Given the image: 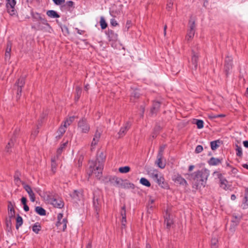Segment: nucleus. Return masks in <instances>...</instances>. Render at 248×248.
I'll return each mask as SVG.
<instances>
[{
    "instance_id": "f257e3e1",
    "label": "nucleus",
    "mask_w": 248,
    "mask_h": 248,
    "mask_svg": "<svg viewBox=\"0 0 248 248\" xmlns=\"http://www.w3.org/2000/svg\"><path fill=\"white\" fill-rule=\"evenodd\" d=\"M188 175L190 177V179L193 180L195 183L196 187L198 188L201 186H204L209 175V170L206 169H202Z\"/></svg>"
},
{
    "instance_id": "f03ea898",
    "label": "nucleus",
    "mask_w": 248,
    "mask_h": 248,
    "mask_svg": "<svg viewBox=\"0 0 248 248\" xmlns=\"http://www.w3.org/2000/svg\"><path fill=\"white\" fill-rule=\"evenodd\" d=\"M103 169V164L102 162L99 161V158H97L95 162L93 161L90 162V168L88 171L89 176L93 174H95L97 179H100L102 176V171Z\"/></svg>"
},
{
    "instance_id": "7ed1b4c3",
    "label": "nucleus",
    "mask_w": 248,
    "mask_h": 248,
    "mask_svg": "<svg viewBox=\"0 0 248 248\" xmlns=\"http://www.w3.org/2000/svg\"><path fill=\"white\" fill-rule=\"evenodd\" d=\"M151 177L155 181L157 184L162 188L168 189L169 185L165 181V179L161 174L158 173L156 170H154L151 173Z\"/></svg>"
},
{
    "instance_id": "20e7f679",
    "label": "nucleus",
    "mask_w": 248,
    "mask_h": 248,
    "mask_svg": "<svg viewBox=\"0 0 248 248\" xmlns=\"http://www.w3.org/2000/svg\"><path fill=\"white\" fill-rule=\"evenodd\" d=\"M77 129L82 134H88L91 128L87 120L85 118H82L78 123Z\"/></svg>"
},
{
    "instance_id": "39448f33",
    "label": "nucleus",
    "mask_w": 248,
    "mask_h": 248,
    "mask_svg": "<svg viewBox=\"0 0 248 248\" xmlns=\"http://www.w3.org/2000/svg\"><path fill=\"white\" fill-rule=\"evenodd\" d=\"M37 16H38V18L39 19V22L38 25V29L45 31L50 32L52 29L50 25L47 23V20L45 18H43L39 14H37Z\"/></svg>"
},
{
    "instance_id": "423d86ee",
    "label": "nucleus",
    "mask_w": 248,
    "mask_h": 248,
    "mask_svg": "<svg viewBox=\"0 0 248 248\" xmlns=\"http://www.w3.org/2000/svg\"><path fill=\"white\" fill-rule=\"evenodd\" d=\"M199 57V53L198 48L194 47L192 49L191 62L194 65L195 69L198 66V62Z\"/></svg>"
},
{
    "instance_id": "0eeeda50",
    "label": "nucleus",
    "mask_w": 248,
    "mask_h": 248,
    "mask_svg": "<svg viewBox=\"0 0 248 248\" xmlns=\"http://www.w3.org/2000/svg\"><path fill=\"white\" fill-rule=\"evenodd\" d=\"M213 175H216L217 178L219 179L220 186L224 189H227L228 188V181L225 178L223 177L222 174L217 171H215L213 173Z\"/></svg>"
},
{
    "instance_id": "6e6552de",
    "label": "nucleus",
    "mask_w": 248,
    "mask_h": 248,
    "mask_svg": "<svg viewBox=\"0 0 248 248\" xmlns=\"http://www.w3.org/2000/svg\"><path fill=\"white\" fill-rule=\"evenodd\" d=\"M172 180L175 183L183 186H187L188 185L186 180L179 174L174 175L172 177Z\"/></svg>"
},
{
    "instance_id": "1a4fd4ad",
    "label": "nucleus",
    "mask_w": 248,
    "mask_h": 248,
    "mask_svg": "<svg viewBox=\"0 0 248 248\" xmlns=\"http://www.w3.org/2000/svg\"><path fill=\"white\" fill-rule=\"evenodd\" d=\"M70 196L75 202L80 201L83 199V191L82 190H74L70 194Z\"/></svg>"
},
{
    "instance_id": "9d476101",
    "label": "nucleus",
    "mask_w": 248,
    "mask_h": 248,
    "mask_svg": "<svg viewBox=\"0 0 248 248\" xmlns=\"http://www.w3.org/2000/svg\"><path fill=\"white\" fill-rule=\"evenodd\" d=\"M50 203L55 207L62 208L64 206V202L61 198H52L50 199Z\"/></svg>"
},
{
    "instance_id": "9b49d317",
    "label": "nucleus",
    "mask_w": 248,
    "mask_h": 248,
    "mask_svg": "<svg viewBox=\"0 0 248 248\" xmlns=\"http://www.w3.org/2000/svg\"><path fill=\"white\" fill-rule=\"evenodd\" d=\"M6 7L8 12L11 15H14L15 14V6L16 5L15 0H6Z\"/></svg>"
},
{
    "instance_id": "f8f14e48",
    "label": "nucleus",
    "mask_w": 248,
    "mask_h": 248,
    "mask_svg": "<svg viewBox=\"0 0 248 248\" xmlns=\"http://www.w3.org/2000/svg\"><path fill=\"white\" fill-rule=\"evenodd\" d=\"M101 133L97 129L96 130L95 133L93 136V139L92 141L91 144V149L93 150L95 148V146L97 145L98 142H99L100 137H101Z\"/></svg>"
},
{
    "instance_id": "ddd939ff",
    "label": "nucleus",
    "mask_w": 248,
    "mask_h": 248,
    "mask_svg": "<svg viewBox=\"0 0 248 248\" xmlns=\"http://www.w3.org/2000/svg\"><path fill=\"white\" fill-rule=\"evenodd\" d=\"M15 203L11 201L8 202V214L10 218L15 217V210L14 209Z\"/></svg>"
},
{
    "instance_id": "4468645a",
    "label": "nucleus",
    "mask_w": 248,
    "mask_h": 248,
    "mask_svg": "<svg viewBox=\"0 0 248 248\" xmlns=\"http://www.w3.org/2000/svg\"><path fill=\"white\" fill-rule=\"evenodd\" d=\"M130 127V124L129 122H126L124 126L122 127L118 132V135L119 136V138L122 137L124 136L125 135L126 132L128 131V130L129 129Z\"/></svg>"
},
{
    "instance_id": "2eb2a0df",
    "label": "nucleus",
    "mask_w": 248,
    "mask_h": 248,
    "mask_svg": "<svg viewBox=\"0 0 248 248\" xmlns=\"http://www.w3.org/2000/svg\"><path fill=\"white\" fill-rule=\"evenodd\" d=\"M26 191L29 194V196L30 198V200L31 202H34L35 200V197L34 194L30 186H29L27 184L24 185V186L23 187Z\"/></svg>"
},
{
    "instance_id": "dca6fc26",
    "label": "nucleus",
    "mask_w": 248,
    "mask_h": 248,
    "mask_svg": "<svg viewBox=\"0 0 248 248\" xmlns=\"http://www.w3.org/2000/svg\"><path fill=\"white\" fill-rule=\"evenodd\" d=\"M67 220L66 218H63L61 221H57L56 222L57 227L62 231H64L67 227Z\"/></svg>"
},
{
    "instance_id": "f3484780",
    "label": "nucleus",
    "mask_w": 248,
    "mask_h": 248,
    "mask_svg": "<svg viewBox=\"0 0 248 248\" xmlns=\"http://www.w3.org/2000/svg\"><path fill=\"white\" fill-rule=\"evenodd\" d=\"M19 174H20L18 172H16V173H15V174L14 175L15 184L18 187L20 186V185H21L24 187V185H26V184L24 182H23L20 180V179L19 177Z\"/></svg>"
},
{
    "instance_id": "a211bd4d",
    "label": "nucleus",
    "mask_w": 248,
    "mask_h": 248,
    "mask_svg": "<svg viewBox=\"0 0 248 248\" xmlns=\"http://www.w3.org/2000/svg\"><path fill=\"white\" fill-rule=\"evenodd\" d=\"M222 162V159H219L215 157H211L208 161V163L211 166H216L220 164Z\"/></svg>"
},
{
    "instance_id": "6ab92c4d",
    "label": "nucleus",
    "mask_w": 248,
    "mask_h": 248,
    "mask_svg": "<svg viewBox=\"0 0 248 248\" xmlns=\"http://www.w3.org/2000/svg\"><path fill=\"white\" fill-rule=\"evenodd\" d=\"M160 102L158 101L154 102L152 108L151 109V113L152 114L156 113V112L160 108Z\"/></svg>"
},
{
    "instance_id": "aec40b11",
    "label": "nucleus",
    "mask_w": 248,
    "mask_h": 248,
    "mask_svg": "<svg viewBox=\"0 0 248 248\" xmlns=\"http://www.w3.org/2000/svg\"><path fill=\"white\" fill-rule=\"evenodd\" d=\"M66 128L65 126L62 124L57 131L58 135L56 136V138L60 139L65 132Z\"/></svg>"
},
{
    "instance_id": "412c9836",
    "label": "nucleus",
    "mask_w": 248,
    "mask_h": 248,
    "mask_svg": "<svg viewBox=\"0 0 248 248\" xmlns=\"http://www.w3.org/2000/svg\"><path fill=\"white\" fill-rule=\"evenodd\" d=\"M163 156L161 155H157V159L156 161V164L161 169H164L165 167V163L162 161Z\"/></svg>"
},
{
    "instance_id": "4be33fe9",
    "label": "nucleus",
    "mask_w": 248,
    "mask_h": 248,
    "mask_svg": "<svg viewBox=\"0 0 248 248\" xmlns=\"http://www.w3.org/2000/svg\"><path fill=\"white\" fill-rule=\"evenodd\" d=\"M108 36L109 41H115L117 39V34L112 30L108 31Z\"/></svg>"
},
{
    "instance_id": "5701e85b",
    "label": "nucleus",
    "mask_w": 248,
    "mask_h": 248,
    "mask_svg": "<svg viewBox=\"0 0 248 248\" xmlns=\"http://www.w3.org/2000/svg\"><path fill=\"white\" fill-rule=\"evenodd\" d=\"M75 116H70L67 118L62 123V125L65 126L66 128L70 125L73 122L75 119Z\"/></svg>"
},
{
    "instance_id": "b1692460",
    "label": "nucleus",
    "mask_w": 248,
    "mask_h": 248,
    "mask_svg": "<svg viewBox=\"0 0 248 248\" xmlns=\"http://www.w3.org/2000/svg\"><path fill=\"white\" fill-rule=\"evenodd\" d=\"M46 15L50 17L51 18H59L60 16L54 10H48L46 12Z\"/></svg>"
},
{
    "instance_id": "393cba45",
    "label": "nucleus",
    "mask_w": 248,
    "mask_h": 248,
    "mask_svg": "<svg viewBox=\"0 0 248 248\" xmlns=\"http://www.w3.org/2000/svg\"><path fill=\"white\" fill-rule=\"evenodd\" d=\"M57 158L58 157L56 156L51 159V170L53 173H55L57 169V164L56 163V161Z\"/></svg>"
},
{
    "instance_id": "a878e982",
    "label": "nucleus",
    "mask_w": 248,
    "mask_h": 248,
    "mask_svg": "<svg viewBox=\"0 0 248 248\" xmlns=\"http://www.w3.org/2000/svg\"><path fill=\"white\" fill-rule=\"evenodd\" d=\"M195 31L188 30L186 36V39L188 41L191 40L195 35Z\"/></svg>"
},
{
    "instance_id": "bb28decb",
    "label": "nucleus",
    "mask_w": 248,
    "mask_h": 248,
    "mask_svg": "<svg viewBox=\"0 0 248 248\" xmlns=\"http://www.w3.org/2000/svg\"><path fill=\"white\" fill-rule=\"evenodd\" d=\"M23 224V219L21 216L17 215L16 218V229L17 230Z\"/></svg>"
},
{
    "instance_id": "cd10ccee",
    "label": "nucleus",
    "mask_w": 248,
    "mask_h": 248,
    "mask_svg": "<svg viewBox=\"0 0 248 248\" xmlns=\"http://www.w3.org/2000/svg\"><path fill=\"white\" fill-rule=\"evenodd\" d=\"M67 144V141L62 143L60 147L58 149L57 151V157H58L59 155H60L62 153L63 149L65 148Z\"/></svg>"
},
{
    "instance_id": "c85d7f7f",
    "label": "nucleus",
    "mask_w": 248,
    "mask_h": 248,
    "mask_svg": "<svg viewBox=\"0 0 248 248\" xmlns=\"http://www.w3.org/2000/svg\"><path fill=\"white\" fill-rule=\"evenodd\" d=\"M25 83V77H20L16 82L17 87H22Z\"/></svg>"
},
{
    "instance_id": "c756f323",
    "label": "nucleus",
    "mask_w": 248,
    "mask_h": 248,
    "mask_svg": "<svg viewBox=\"0 0 248 248\" xmlns=\"http://www.w3.org/2000/svg\"><path fill=\"white\" fill-rule=\"evenodd\" d=\"M225 71L227 74L228 70L232 67V60L229 58H228V60L226 59L225 60Z\"/></svg>"
},
{
    "instance_id": "7c9ffc66",
    "label": "nucleus",
    "mask_w": 248,
    "mask_h": 248,
    "mask_svg": "<svg viewBox=\"0 0 248 248\" xmlns=\"http://www.w3.org/2000/svg\"><path fill=\"white\" fill-rule=\"evenodd\" d=\"M35 211L37 214L41 216H44L46 215V210L41 207L37 206L35 208Z\"/></svg>"
},
{
    "instance_id": "2f4dec72",
    "label": "nucleus",
    "mask_w": 248,
    "mask_h": 248,
    "mask_svg": "<svg viewBox=\"0 0 248 248\" xmlns=\"http://www.w3.org/2000/svg\"><path fill=\"white\" fill-rule=\"evenodd\" d=\"M140 183L147 187H149L151 186L150 182L146 178L143 177L140 179Z\"/></svg>"
},
{
    "instance_id": "473e14b6",
    "label": "nucleus",
    "mask_w": 248,
    "mask_h": 248,
    "mask_svg": "<svg viewBox=\"0 0 248 248\" xmlns=\"http://www.w3.org/2000/svg\"><path fill=\"white\" fill-rule=\"evenodd\" d=\"M189 30L195 31V21L191 18L189 21L188 23Z\"/></svg>"
},
{
    "instance_id": "72a5a7b5",
    "label": "nucleus",
    "mask_w": 248,
    "mask_h": 248,
    "mask_svg": "<svg viewBox=\"0 0 248 248\" xmlns=\"http://www.w3.org/2000/svg\"><path fill=\"white\" fill-rule=\"evenodd\" d=\"M14 141L15 139L14 138H12L6 146L5 150L7 152H10V149L14 145Z\"/></svg>"
},
{
    "instance_id": "f704fd0d",
    "label": "nucleus",
    "mask_w": 248,
    "mask_h": 248,
    "mask_svg": "<svg viewBox=\"0 0 248 248\" xmlns=\"http://www.w3.org/2000/svg\"><path fill=\"white\" fill-rule=\"evenodd\" d=\"M219 141L218 140L211 141L210 143L211 148L212 150H215L217 149V147H219V145L218 143H219Z\"/></svg>"
},
{
    "instance_id": "c9c22d12",
    "label": "nucleus",
    "mask_w": 248,
    "mask_h": 248,
    "mask_svg": "<svg viewBox=\"0 0 248 248\" xmlns=\"http://www.w3.org/2000/svg\"><path fill=\"white\" fill-rule=\"evenodd\" d=\"M130 168L128 166L122 167L119 169V172L122 173H127L130 171Z\"/></svg>"
},
{
    "instance_id": "e433bc0d",
    "label": "nucleus",
    "mask_w": 248,
    "mask_h": 248,
    "mask_svg": "<svg viewBox=\"0 0 248 248\" xmlns=\"http://www.w3.org/2000/svg\"><path fill=\"white\" fill-rule=\"evenodd\" d=\"M41 227L38 224V223H36L32 226V231L36 233H38L41 230Z\"/></svg>"
},
{
    "instance_id": "4c0bfd02",
    "label": "nucleus",
    "mask_w": 248,
    "mask_h": 248,
    "mask_svg": "<svg viewBox=\"0 0 248 248\" xmlns=\"http://www.w3.org/2000/svg\"><path fill=\"white\" fill-rule=\"evenodd\" d=\"M235 150L236 151V155L239 157H241L243 154L241 147L236 145Z\"/></svg>"
},
{
    "instance_id": "58836bf2",
    "label": "nucleus",
    "mask_w": 248,
    "mask_h": 248,
    "mask_svg": "<svg viewBox=\"0 0 248 248\" xmlns=\"http://www.w3.org/2000/svg\"><path fill=\"white\" fill-rule=\"evenodd\" d=\"M76 97H75V98L76 100H78L80 96V95L81 94V88L79 87H77L76 88Z\"/></svg>"
},
{
    "instance_id": "ea45409f",
    "label": "nucleus",
    "mask_w": 248,
    "mask_h": 248,
    "mask_svg": "<svg viewBox=\"0 0 248 248\" xmlns=\"http://www.w3.org/2000/svg\"><path fill=\"white\" fill-rule=\"evenodd\" d=\"M20 129L18 126H16L14 127V131H13V137L12 138H14V139L15 140V137L18 135L19 133Z\"/></svg>"
},
{
    "instance_id": "a19ab883",
    "label": "nucleus",
    "mask_w": 248,
    "mask_h": 248,
    "mask_svg": "<svg viewBox=\"0 0 248 248\" xmlns=\"http://www.w3.org/2000/svg\"><path fill=\"white\" fill-rule=\"evenodd\" d=\"M100 23L102 29H105L107 28V24L105 20L103 17L101 18Z\"/></svg>"
},
{
    "instance_id": "79ce46f5",
    "label": "nucleus",
    "mask_w": 248,
    "mask_h": 248,
    "mask_svg": "<svg viewBox=\"0 0 248 248\" xmlns=\"http://www.w3.org/2000/svg\"><path fill=\"white\" fill-rule=\"evenodd\" d=\"M196 124L199 129L202 128L203 127V122L202 120H197Z\"/></svg>"
},
{
    "instance_id": "37998d69",
    "label": "nucleus",
    "mask_w": 248,
    "mask_h": 248,
    "mask_svg": "<svg viewBox=\"0 0 248 248\" xmlns=\"http://www.w3.org/2000/svg\"><path fill=\"white\" fill-rule=\"evenodd\" d=\"M121 215L122 217H126V210L125 205H124L121 208Z\"/></svg>"
},
{
    "instance_id": "c03bdc74",
    "label": "nucleus",
    "mask_w": 248,
    "mask_h": 248,
    "mask_svg": "<svg viewBox=\"0 0 248 248\" xmlns=\"http://www.w3.org/2000/svg\"><path fill=\"white\" fill-rule=\"evenodd\" d=\"M115 181V183L116 185L120 186L122 184L123 181L122 179L118 177H114L113 179Z\"/></svg>"
},
{
    "instance_id": "a18cd8bd",
    "label": "nucleus",
    "mask_w": 248,
    "mask_h": 248,
    "mask_svg": "<svg viewBox=\"0 0 248 248\" xmlns=\"http://www.w3.org/2000/svg\"><path fill=\"white\" fill-rule=\"evenodd\" d=\"M11 48H12V43L11 42L9 41V42H8V43L7 44V47H6L5 52L11 53Z\"/></svg>"
},
{
    "instance_id": "49530a36",
    "label": "nucleus",
    "mask_w": 248,
    "mask_h": 248,
    "mask_svg": "<svg viewBox=\"0 0 248 248\" xmlns=\"http://www.w3.org/2000/svg\"><path fill=\"white\" fill-rule=\"evenodd\" d=\"M217 240L216 238H212L211 240V248H217L216 244Z\"/></svg>"
},
{
    "instance_id": "de8ad7c7",
    "label": "nucleus",
    "mask_w": 248,
    "mask_h": 248,
    "mask_svg": "<svg viewBox=\"0 0 248 248\" xmlns=\"http://www.w3.org/2000/svg\"><path fill=\"white\" fill-rule=\"evenodd\" d=\"M203 150V147L202 145H198L195 149V153L197 154H199L202 152Z\"/></svg>"
},
{
    "instance_id": "09e8293b",
    "label": "nucleus",
    "mask_w": 248,
    "mask_h": 248,
    "mask_svg": "<svg viewBox=\"0 0 248 248\" xmlns=\"http://www.w3.org/2000/svg\"><path fill=\"white\" fill-rule=\"evenodd\" d=\"M231 172L230 173V174L231 175H232L233 176H235L238 172V170L237 169L235 168H233V167H231Z\"/></svg>"
},
{
    "instance_id": "8fccbe9b",
    "label": "nucleus",
    "mask_w": 248,
    "mask_h": 248,
    "mask_svg": "<svg viewBox=\"0 0 248 248\" xmlns=\"http://www.w3.org/2000/svg\"><path fill=\"white\" fill-rule=\"evenodd\" d=\"M93 204L94 207L97 209L98 208V199L96 198L95 196H93Z\"/></svg>"
},
{
    "instance_id": "3c124183",
    "label": "nucleus",
    "mask_w": 248,
    "mask_h": 248,
    "mask_svg": "<svg viewBox=\"0 0 248 248\" xmlns=\"http://www.w3.org/2000/svg\"><path fill=\"white\" fill-rule=\"evenodd\" d=\"M173 6V1L172 0H169L167 5V8L170 10Z\"/></svg>"
},
{
    "instance_id": "603ef678",
    "label": "nucleus",
    "mask_w": 248,
    "mask_h": 248,
    "mask_svg": "<svg viewBox=\"0 0 248 248\" xmlns=\"http://www.w3.org/2000/svg\"><path fill=\"white\" fill-rule=\"evenodd\" d=\"M155 202V200L154 199H153L151 197H150L149 200V203H148V207L152 208L153 206L152 205V204L154 203Z\"/></svg>"
},
{
    "instance_id": "864d4df0",
    "label": "nucleus",
    "mask_w": 248,
    "mask_h": 248,
    "mask_svg": "<svg viewBox=\"0 0 248 248\" xmlns=\"http://www.w3.org/2000/svg\"><path fill=\"white\" fill-rule=\"evenodd\" d=\"M166 147L165 145H163L160 147L159 152L158 153V155H161L162 156H163V152H164V150Z\"/></svg>"
},
{
    "instance_id": "5fc2aeb1",
    "label": "nucleus",
    "mask_w": 248,
    "mask_h": 248,
    "mask_svg": "<svg viewBox=\"0 0 248 248\" xmlns=\"http://www.w3.org/2000/svg\"><path fill=\"white\" fill-rule=\"evenodd\" d=\"M22 92V87H18L17 90V97L19 98Z\"/></svg>"
},
{
    "instance_id": "6e6d98bb",
    "label": "nucleus",
    "mask_w": 248,
    "mask_h": 248,
    "mask_svg": "<svg viewBox=\"0 0 248 248\" xmlns=\"http://www.w3.org/2000/svg\"><path fill=\"white\" fill-rule=\"evenodd\" d=\"M63 217V215L62 213H59L57 216V221H61L62 220Z\"/></svg>"
},
{
    "instance_id": "4d7b16f0",
    "label": "nucleus",
    "mask_w": 248,
    "mask_h": 248,
    "mask_svg": "<svg viewBox=\"0 0 248 248\" xmlns=\"http://www.w3.org/2000/svg\"><path fill=\"white\" fill-rule=\"evenodd\" d=\"M74 2L72 1H68L66 2V5L69 7H71L73 6Z\"/></svg>"
},
{
    "instance_id": "13d9d810",
    "label": "nucleus",
    "mask_w": 248,
    "mask_h": 248,
    "mask_svg": "<svg viewBox=\"0 0 248 248\" xmlns=\"http://www.w3.org/2000/svg\"><path fill=\"white\" fill-rule=\"evenodd\" d=\"M10 56H11V53H8V52H5V58L6 60H9L10 58Z\"/></svg>"
},
{
    "instance_id": "bf43d9fd",
    "label": "nucleus",
    "mask_w": 248,
    "mask_h": 248,
    "mask_svg": "<svg viewBox=\"0 0 248 248\" xmlns=\"http://www.w3.org/2000/svg\"><path fill=\"white\" fill-rule=\"evenodd\" d=\"M121 222H122V225L125 226V223L126 222V217H122Z\"/></svg>"
},
{
    "instance_id": "052dcab7",
    "label": "nucleus",
    "mask_w": 248,
    "mask_h": 248,
    "mask_svg": "<svg viewBox=\"0 0 248 248\" xmlns=\"http://www.w3.org/2000/svg\"><path fill=\"white\" fill-rule=\"evenodd\" d=\"M21 202L23 205L26 204H27V199L25 197H23L21 199Z\"/></svg>"
},
{
    "instance_id": "680f3d73",
    "label": "nucleus",
    "mask_w": 248,
    "mask_h": 248,
    "mask_svg": "<svg viewBox=\"0 0 248 248\" xmlns=\"http://www.w3.org/2000/svg\"><path fill=\"white\" fill-rule=\"evenodd\" d=\"M208 116L210 119H215L217 118V115H215L213 114H210Z\"/></svg>"
},
{
    "instance_id": "e2e57ef3",
    "label": "nucleus",
    "mask_w": 248,
    "mask_h": 248,
    "mask_svg": "<svg viewBox=\"0 0 248 248\" xmlns=\"http://www.w3.org/2000/svg\"><path fill=\"white\" fill-rule=\"evenodd\" d=\"M38 130H35V131H33L32 133H31V136H33V137H35L37 134L38 133Z\"/></svg>"
},
{
    "instance_id": "0e129e2a",
    "label": "nucleus",
    "mask_w": 248,
    "mask_h": 248,
    "mask_svg": "<svg viewBox=\"0 0 248 248\" xmlns=\"http://www.w3.org/2000/svg\"><path fill=\"white\" fill-rule=\"evenodd\" d=\"M23 205H24V206H23L24 210L26 212H28L29 210V206L27 205V204H24Z\"/></svg>"
},
{
    "instance_id": "69168bd1",
    "label": "nucleus",
    "mask_w": 248,
    "mask_h": 248,
    "mask_svg": "<svg viewBox=\"0 0 248 248\" xmlns=\"http://www.w3.org/2000/svg\"><path fill=\"white\" fill-rule=\"evenodd\" d=\"M111 24L113 26H116L118 24L116 22V21H115V20L113 19V20H111Z\"/></svg>"
},
{
    "instance_id": "338daca9",
    "label": "nucleus",
    "mask_w": 248,
    "mask_h": 248,
    "mask_svg": "<svg viewBox=\"0 0 248 248\" xmlns=\"http://www.w3.org/2000/svg\"><path fill=\"white\" fill-rule=\"evenodd\" d=\"M53 1L56 5L61 4L60 0H53Z\"/></svg>"
},
{
    "instance_id": "774afa93",
    "label": "nucleus",
    "mask_w": 248,
    "mask_h": 248,
    "mask_svg": "<svg viewBox=\"0 0 248 248\" xmlns=\"http://www.w3.org/2000/svg\"><path fill=\"white\" fill-rule=\"evenodd\" d=\"M243 144L245 147L248 148V140L244 141Z\"/></svg>"
}]
</instances>
